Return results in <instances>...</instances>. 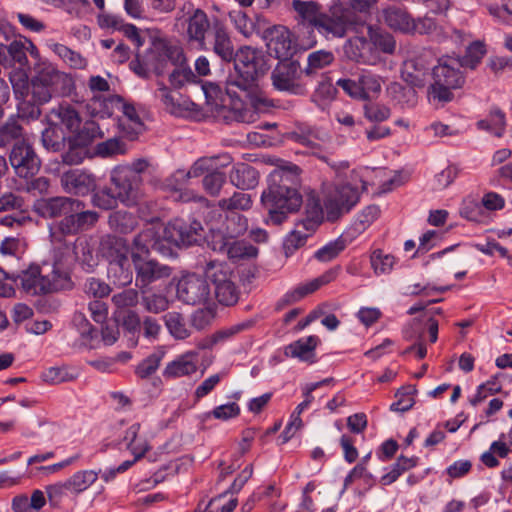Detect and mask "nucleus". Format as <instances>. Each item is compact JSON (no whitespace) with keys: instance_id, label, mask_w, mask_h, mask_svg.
<instances>
[{"instance_id":"423d86ee","label":"nucleus","mask_w":512,"mask_h":512,"mask_svg":"<svg viewBox=\"0 0 512 512\" xmlns=\"http://www.w3.org/2000/svg\"><path fill=\"white\" fill-rule=\"evenodd\" d=\"M460 68L463 67L455 57L447 56L439 60L438 65L432 70L433 83L429 88L433 99L443 103L452 100V90L462 87L465 83V76Z\"/></svg>"},{"instance_id":"473e14b6","label":"nucleus","mask_w":512,"mask_h":512,"mask_svg":"<svg viewBox=\"0 0 512 512\" xmlns=\"http://www.w3.org/2000/svg\"><path fill=\"white\" fill-rule=\"evenodd\" d=\"M216 245L215 243L213 246L214 250L225 252L232 260L252 258L258 253L257 248L243 241L224 240L220 241L218 246Z\"/></svg>"},{"instance_id":"a18cd8bd","label":"nucleus","mask_w":512,"mask_h":512,"mask_svg":"<svg viewBox=\"0 0 512 512\" xmlns=\"http://www.w3.org/2000/svg\"><path fill=\"white\" fill-rule=\"evenodd\" d=\"M477 127L494 134L496 137H502L506 127L504 112L497 107L492 108L488 119L478 121Z\"/></svg>"},{"instance_id":"9b49d317","label":"nucleus","mask_w":512,"mask_h":512,"mask_svg":"<svg viewBox=\"0 0 512 512\" xmlns=\"http://www.w3.org/2000/svg\"><path fill=\"white\" fill-rule=\"evenodd\" d=\"M135 268V285L141 294L147 293L149 286L159 280L169 278L172 268L154 259L144 260L138 253L131 254Z\"/></svg>"},{"instance_id":"c03bdc74","label":"nucleus","mask_w":512,"mask_h":512,"mask_svg":"<svg viewBox=\"0 0 512 512\" xmlns=\"http://www.w3.org/2000/svg\"><path fill=\"white\" fill-rule=\"evenodd\" d=\"M313 233L308 232V228L305 225L297 222L294 230H292L284 239L283 249L287 257L291 256L296 250L304 246L307 238Z\"/></svg>"},{"instance_id":"393cba45","label":"nucleus","mask_w":512,"mask_h":512,"mask_svg":"<svg viewBox=\"0 0 512 512\" xmlns=\"http://www.w3.org/2000/svg\"><path fill=\"white\" fill-rule=\"evenodd\" d=\"M23 290L30 295L47 294L48 275H43L39 266L32 265L16 276Z\"/></svg>"},{"instance_id":"7ed1b4c3","label":"nucleus","mask_w":512,"mask_h":512,"mask_svg":"<svg viewBox=\"0 0 512 512\" xmlns=\"http://www.w3.org/2000/svg\"><path fill=\"white\" fill-rule=\"evenodd\" d=\"M291 176L276 172L271 175L269 185L261 195V202L268 212L267 223L282 224L289 213L298 211L302 205V196L291 187Z\"/></svg>"},{"instance_id":"13d9d810","label":"nucleus","mask_w":512,"mask_h":512,"mask_svg":"<svg viewBox=\"0 0 512 512\" xmlns=\"http://www.w3.org/2000/svg\"><path fill=\"white\" fill-rule=\"evenodd\" d=\"M73 254L76 261L86 266L88 269L97 265L93 250L89 243L83 239H77L73 246Z\"/></svg>"},{"instance_id":"2f4dec72","label":"nucleus","mask_w":512,"mask_h":512,"mask_svg":"<svg viewBox=\"0 0 512 512\" xmlns=\"http://www.w3.org/2000/svg\"><path fill=\"white\" fill-rule=\"evenodd\" d=\"M384 19L386 24L393 30L407 34L413 33L414 19L402 8L392 6L385 9Z\"/></svg>"},{"instance_id":"5701e85b","label":"nucleus","mask_w":512,"mask_h":512,"mask_svg":"<svg viewBox=\"0 0 512 512\" xmlns=\"http://www.w3.org/2000/svg\"><path fill=\"white\" fill-rule=\"evenodd\" d=\"M5 49L8 62L4 66H14L17 64L19 68H25L28 66L27 53H30L34 58L39 57L37 47L27 38L14 40L8 46L5 45Z\"/></svg>"},{"instance_id":"4468645a","label":"nucleus","mask_w":512,"mask_h":512,"mask_svg":"<svg viewBox=\"0 0 512 512\" xmlns=\"http://www.w3.org/2000/svg\"><path fill=\"white\" fill-rule=\"evenodd\" d=\"M210 295L207 278L191 273L183 275L176 285L178 300L188 305H197L206 302Z\"/></svg>"},{"instance_id":"bb28decb","label":"nucleus","mask_w":512,"mask_h":512,"mask_svg":"<svg viewBox=\"0 0 512 512\" xmlns=\"http://www.w3.org/2000/svg\"><path fill=\"white\" fill-rule=\"evenodd\" d=\"M99 251L109 264L113 261H121L122 258H128L130 249L125 239L114 235H106L100 241Z\"/></svg>"},{"instance_id":"cd10ccee","label":"nucleus","mask_w":512,"mask_h":512,"mask_svg":"<svg viewBox=\"0 0 512 512\" xmlns=\"http://www.w3.org/2000/svg\"><path fill=\"white\" fill-rule=\"evenodd\" d=\"M319 342V338L314 335L301 338L286 346L284 354L288 357L298 358L301 361L313 363L315 360V349Z\"/></svg>"},{"instance_id":"bf43d9fd","label":"nucleus","mask_w":512,"mask_h":512,"mask_svg":"<svg viewBox=\"0 0 512 512\" xmlns=\"http://www.w3.org/2000/svg\"><path fill=\"white\" fill-rule=\"evenodd\" d=\"M226 182V175L224 172L218 170V167L210 173L204 175L202 179L203 189L212 197L219 195L221 188Z\"/></svg>"},{"instance_id":"6ab92c4d","label":"nucleus","mask_w":512,"mask_h":512,"mask_svg":"<svg viewBox=\"0 0 512 512\" xmlns=\"http://www.w3.org/2000/svg\"><path fill=\"white\" fill-rule=\"evenodd\" d=\"M268 50L278 59H286L292 51L290 31L282 25H274L265 29L263 34Z\"/></svg>"},{"instance_id":"c85d7f7f","label":"nucleus","mask_w":512,"mask_h":512,"mask_svg":"<svg viewBox=\"0 0 512 512\" xmlns=\"http://www.w3.org/2000/svg\"><path fill=\"white\" fill-rule=\"evenodd\" d=\"M197 357L198 354L196 352H188L179 356L166 366L163 376L165 378H179L195 373L197 370Z\"/></svg>"},{"instance_id":"6e6552de","label":"nucleus","mask_w":512,"mask_h":512,"mask_svg":"<svg viewBox=\"0 0 512 512\" xmlns=\"http://www.w3.org/2000/svg\"><path fill=\"white\" fill-rule=\"evenodd\" d=\"M303 70L300 63L291 59H280L271 72L272 86L283 92L294 95L306 93L305 86L300 82Z\"/></svg>"},{"instance_id":"aec40b11","label":"nucleus","mask_w":512,"mask_h":512,"mask_svg":"<svg viewBox=\"0 0 512 512\" xmlns=\"http://www.w3.org/2000/svg\"><path fill=\"white\" fill-rule=\"evenodd\" d=\"M133 253L147 254L150 250H155L162 255H171V247L167 246L163 238V232L158 234L153 227L146 228L137 234L133 239Z\"/></svg>"},{"instance_id":"a878e982","label":"nucleus","mask_w":512,"mask_h":512,"mask_svg":"<svg viewBox=\"0 0 512 512\" xmlns=\"http://www.w3.org/2000/svg\"><path fill=\"white\" fill-rule=\"evenodd\" d=\"M212 50L224 62H231L235 58L236 51L226 26L221 22L215 26Z\"/></svg>"},{"instance_id":"e2e57ef3","label":"nucleus","mask_w":512,"mask_h":512,"mask_svg":"<svg viewBox=\"0 0 512 512\" xmlns=\"http://www.w3.org/2000/svg\"><path fill=\"white\" fill-rule=\"evenodd\" d=\"M46 494L52 506H59L65 498L73 495L72 488L67 479L46 486Z\"/></svg>"},{"instance_id":"f03ea898","label":"nucleus","mask_w":512,"mask_h":512,"mask_svg":"<svg viewBox=\"0 0 512 512\" xmlns=\"http://www.w3.org/2000/svg\"><path fill=\"white\" fill-rule=\"evenodd\" d=\"M377 0H349L335 2L320 13L317 31L326 38H344L348 33L358 34L367 25Z\"/></svg>"},{"instance_id":"dca6fc26","label":"nucleus","mask_w":512,"mask_h":512,"mask_svg":"<svg viewBox=\"0 0 512 512\" xmlns=\"http://www.w3.org/2000/svg\"><path fill=\"white\" fill-rule=\"evenodd\" d=\"M248 229V220L236 211L226 212L224 219L219 225L211 223L210 230L214 233V239L220 241L234 240L242 236Z\"/></svg>"},{"instance_id":"f8f14e48","label":"nucleus","mask_w":512,"mask_h":512,"mask_svg":"<svg viewBox=\"0 0 512 512\" xmlns=\"http://www.w3.org/2000/svg\"><path fill=\"white\" fill-rule=\"evenodd\" d=\"M359 199L360 191L357 187L349 183L337 186L324 202L327 219L332 222L338 220L343 214L348 213Z\"/></svg>"},{"instance_id":"864d4df0","label":"nucleus","mask_w":512,"mask_h":512,"mask_svg":"<svg viewBox=\"0 0 512 512\" xmlns=\"http://www.w3.org/2000/svg\"><path fill=\"white\" fill-rule=\"evenodd\" d=\"M164 355V349L161 347L157 348L137 365L135 373L143 379L151 376L158 369Z\"/></svg>"},{"instance_id":"72a5a7b5","label":"nucleus","mask_w":512,"mask_h":512,"mask_svg":"<svg viewBox=\"0 0 512 512\" xmlns=\"http://www.w3.org/2000/svg\"><path fill=\"white\" fill-rule=\"evenodd\" d=\"M107 275L116 287H126L133 281V272L129 258L113 261L108 264Z\"/></svg>"},{"instance_id":"79ce46f5","label":"nucleus","mask_w":512,"mask_h":512,"mask_svg":"<svg viewBox=\"0 0 512 512\" xmlns=\"http://www.w3.org/2000/svg\"><path fill=\"white\" fill-rule=\"evenodd\" d=\"M350 232H345L339 238L327 243L325 246L315 252L314 257L321 262H329L336 258L352 241Z\"/></svg>"},{"instance_id":"f3484780","label":"nucleus","mask_w":512,"mask_h":512,"mask_svg":"<svg viewBox=\"0 0 512 512\" xmlns=\"http://www.w3.org/2000/svg\"><path fill=\"white\" fill-rule=\"evenodd\" d=\"M290 137L293 141L312 149L314 151L313 154L319 159L335 167L334 164L329 162L327 156L319 154V152L322 151L320 142L325 144L330 140V136L327 132L317 128L300 126L291 132Z\"/></svg>"},{"instance_id":"0eeeda50","label":"nucleus","mask_w":512,"mask_h":512,"mask_svg":"<svg viewBox=\"0 0 512 512\" xmlns=\"http://www.w3.org/2000/svg\"><path fill=\"white\" fill-rule=\"evenodd\" d=\"M205 276L214 287L215 297L224 306L235 305L240 297V291L234 281L231 268L223 262L210 261L207 263Z\"/></svg>"},{"instance_id":"c9c22d12","label":"nucleus","mask_w":512,"mask_h":512,"mask_svg":"<svg viewBox=\"0 0 512 512\" xmlns=\"http://www.w3.org/2000/svg\"><path fill=\"white\" fill-rule=\"evenodd\" d=\"M383 79L369 70H362L357 78L359 85L361 100H371L377 98L381 92Z\"/></svg>"},{"instance_id":"8fccbe9b","label":"nucleus","mask_w":512,"mask_h":512,"mask_svg":"<svg viewBox=\"0 0 512 512\" xmlns=\"http://www.w3.org/2000/svg\"><path fill=\"white\" fill-rule=\"evenodd\" d=\"M52 50L72 69H85L88 65L87 59L79 52L74 51L63 44H53Z\"/></svg>"},{"instance_id":"a19ab883","label":"nucleus","mask_w":512,"mask_h":512,"mask_svg":"<svg viewBox=\"0 0 512 512\" xmlns=\"http://www.w3.org/2000/svg\"><path fill=\"white\" fill-rule=\"evenodd\" d=\"M334 61L335 56L332 51L321 49L311 52L307 57V66L304 68L303 73L308 77H312L319 70L330 66Z\"/></svg>"},{"instance_id":"49530a36","label":"nucleus","mask_w":512,"mask_h":512,"mask_svg":"<svg viewBox=\"0 0 512 512\" xmlns=\"http://www.w3.org/2000/svg\"><path fill=\"white\" fill-rule=\"evenodd\" d=\"M43 146L53 152H59L65 147L66 137L56 123L49 122L48 127L42 132Z\"/></svg>"},{"instance_id":"774afa93","label":"nucleus","mask_w":512,"mask_h":512,"mask_svg":"<svg viewBox=\"0 0 512 512\" xmlns=\"http://www.w3.org/2000/svg\"><path fill=\"white\" fill-rule=\"evenodd\" d=\"M142 304L146 311L154 314L164 312L169 308L168 298L159 293L142 294Z\"/></svg>"},{"instance_id":"ddd939ff","label":"nucleus","mask_w":512,"mask_h":512,"mask_svg":"<svg viewBox=\"0 0 512 512\" xmlns=\"http://www.w3.org/2000/svg\"><path fill=\"white\" fill-rule=\"evenodd\" d=\"M85 203L76 200L73 207L66 217L62 218L57 229L62 235H76L94 227L99 220V214L96 211L85 210Z\"/></svg>"},{"instance_id":"3c124183","label":"nucleus","mask_w":512,"mask_h":512,"mask_svg":"<svg viewBox=\"0 0 512 512\" xmlns=\"http://www.w3.org/2000/svg\"><path fill=\"white\" fill-rule=\"evenodd\" d=\"M98 479V473L94 470H81L74 473L67 480L72 488L73 496L87 490Z\"/></svg>"},{"instance_id":"69168bd1","label":"nucleus","mask_w":512,"mask_h":512,"mask_svg":"<svg viewBox=\"0 0 512 512\" xmlns=\"http://www.w3.org/2000/svg\"><path fill=\"white\" fill-rule=\"evenodd\" d=\"M41 377L47 383L60 384L74 380L76 374L72 373L66 366H55L46 369Z\"/></svg>"},{"instance_id":"1a4fd4ad","label":"nucleus","mask_w":512,"mask_h":512,"mask_svg":"<svg viewBox=\"0 0 512 512\" xmlns=\"http://www.w3.org/2000/svg\"><path fill=\"white\" fill-rule=\"evenodd\" d=\"M163 238L171 250L173 247L191 246L204 238L203 227L196 220L186 222L183 219H174L163 229Z\"/></svg>"},{"instance_id":"680f3d73","label":"nucleus","mask_w":512,"mask_h":512,"mask_svg":"<svg viewBox=\"0 0 512 512\" xmlns=\"http://www.w3.org/2000/svg\"><path fill=\"white\" fill-rule=\"evenodd\" d=\"M92 204L103 210H110L117 207L119 198L116 197V192L113 187L103 188L98 190L92 195Z\"/></svg>"},{"instance_id":"a211bd4d","label":"nucleus","mask_w":512,"mask_h":512,"mask_svg":"<svg viewBox=\"0 0 512 512\" xmlns=\"http://www.w3.org/2000/svg\"><path fill=\"white\" fill-rule=\"evenodd\" d=\"M60 182L65 192L80 196L87 195L96 188L95 176L78 169L63 173Z\"/></svg>"},{"instance_id":"09e8293b","label":"nucleus","mask_w":512,"mask_h":512,"mask_svg":"<svg viewBox=\"0 0 512 512\" xmlns=\"http://www.w3.org/2000/svg\"><path fill=\"white\" fill-rule=\"evenodd\" d=\"M379 208L376 205L367 206L354 221L352 226L347 230L350 232V240H353L357 235L364 232L370 224L377 219L379 215Z\"/></svg>"},{"instance_id":"338daca9","label":"nucleus","mask_w":512,"mask_h":512,"mask_svg":"<svg viewBox=\"0 0 512 512\" xmlns=\"http://www.w3.org/2000/svg\"><path fill=\"white\" fill-rule=\"evenodd\" d=\"M251 198L249 194L243 192H235L230 198H224L219 201V207L223 210L235 211L246 210L251 207Z\"/></svg>"},{"instance_id":"de8ad7c7","label":"nucleus","mask_w":512,"mask_h":512,"mask_svg":"<svg viewBox=\"0 0 512 512\" xmlns=\"http://www.w3.org/2000/svg\"><path fill=\"white\" fill-rule=\"evenodd\" d=\"M486 52V46L483 42L474 41L468 45L464 56L456 58L463 68L474 70L481 63Z\"/></svg>"},{"instance_id":"e433bc0d","label":"nucleus","mask_w":512,"mask_h":512,"mask_svg":"<svg viewBox=\"0 0 512 512\" xmlns=\"http://www.w3.org/2000/svg\"><path fill=\"white\" fill-rule=\"evenodd\" d=\"M367 36L374 50L385 54H392L395 51L396 43L391 34L367 23Z\"/></svg>"},{"instance_id":"b1692460","label":"nucleus","mask_w":512,"mask_h":512,"mask_svg":"<svg viewBox=\"0 0 512 512\" xmlns=\"http://www.w3.org/2000/svg\"><path fill=\"white\" fill-rule=\"evenodd\" d=\"M116 102L118 103L117 110L123 114L118 120V126L124 136L134 140L142 131L143 123L134 106L124 102L122 98L121 100H116Z\"/></svg>"},{"instance_id":"c756f323","label":"nucleus","mask_w":512,"mask_h":512,"mask_svg":"<svg viewBox=\"0 0 512 512\" xmlns=\"http://www.w3.org/2000/svg\"><path fill=\"white\" fill-rule=\"evenodd\" d=\"M230 182L241 190L253 189L259 181L258 171L246 163L236 164L230 175Z\"/></svg>"},{"instance_id":"f257e3e1","label":"nucleus","mask_w":512,"mask_h":512,"mask_svg":"<svg viewBox=\"0 0 512 512\" xmlns=\"http://www.w3.org/2000/svg\"><path fill=\"white\" fill-rule=\"evenodd\" d=\"M234 73L226 80V91L238 122L253 123L261 112L272 106L259 85V79L269 70L267 57L262 50L243 46L236 51Z\"/></svg>"},{"instance_id":"4d7b16f0","label":"nucleus","mask_w":512,"mask_h":512,"mask_svg":"<svg viewBox=\"0 0 512 512\" xmlns=\"http://www.w3.org/2000/svg\"><path fill=\"white\" fill-rule=\"evenodd\" d=\"M127 151L125 143L118 138H110L100 142L95 146L94 154L102 158L123 155Z\"/></svg>"},{"instance_id":"4c0bfd02","label":"nucleus","mask_w":512,"mask_h":512,"mask_svg":"<svg viewBox=\"0 0 512 512\" xmlns=\"http://www.w3.org/2000/svg\"><path fill=\"white\" fill-rule=\"evenodd\" d=\"M305 218L298 221L308 228L309 233H314L323 220V208L319 198L311 194L305 204Z\"/></svg>"},{"instance_id":"9d476101","label":"nucleus","mask_w":512,"mask_h":512,"mask_svg":"<svg viewBox=\"0 0 512 512\" xmlns=\"http://www.w3.org/2000/svg\"><path fill=\"white\" fill-rule=\"evenodd\" d=\"M56 96H69L75 89L73 77L56 68L52 63L41 62L35 67L33 76Z\"/></svg>"},{"instance_id":"20e7f679","label":"nucleus","mask_w":512,"mask_h":512,"mask_svg":"<svg viewBox=\"0 0 512 512\" xmlns=\"http://www.w3.org/2000/svg\"><path fill=\"white\" fill-rule=\"evenodd\" d=\"M153 170L152 164L144 158L113 168L110 182L120 203L127 207L136 205L143 196V175Z\"/></svg>"},{"instance_id":"5fc2aeb1","label":"nucleus","mask_w":512,"mask_h":512,"mask_svg":"<svg viewBox=\"0 0 512 512\" xmlns=\"http://www.w3.org/2000/svg\"><path fill=\"white\" fill-rule=\"evenodd\" d=\"M416 464L417 458L400 456L391 470L381 477L380 482L385 486L390 485L395 482L403 472L413 468Z\"/></svg>"},{"instance_id":"4be33fe9","label":"nucleus","mask_w":512,"mask_h":512,"mask_svg":"<svg viewBox=\"0 0 512 512\" xmlns=\"http://www.w3.org/2000/svg\"><path fill=\"white\" fill-rule=\"evenodd\" d=\"M361 33L355 34L345 41L343 45L344 54L349 60L356 63L373 64L375 57L372 54L369 38Z\"/></svg>"},{"instance_id":"052dcab7","label":"nucleus","mask_w":512,"mask_h":512,"mask_svg":"<svg viewBox=\"0 0 512 512\" xmlns=\"http://www.w3.org/2000/svg\"><path fill=\"white\" fill-rule=\"evenodd\" d=\"M219 156L213 157H201L197 159L190 169L185 173L184 177L189 178H197L202 175H206L210 173L212 170L218 167L216 161L219 159Z\"/></svg>"},{"instance_id":"ea45409f","label":"nucleus","mask_w":512,"mask_h":512,"mask_svg":"<svg viewBox=\"0 0 512 512\" xmlns=\"http://www.w3.org/2000/svg\"><path fill=\"white\" fill-rule=\"evenodd\" d=\"M50 114L55 116L66 129L73 133L79 129L82 122L79 112L70 104H60L51 109Z\"/></svg>"},{"instance_id":"6e6d98bb","label":"nucleus","mask_w":512,"mask_h":512,"mask_svg":"<svg viewBox=\"0 0 512 512\" xmlns=\"http://www.w3.org/2000/svg\"><path fill=\"white\" fill-rule=\"evenodd\" d=\"M139 292L135 288L124 289L112 296L111 301L117 310H130L139 303Z\"/></svg>"},{"instance_id":"f704fd0d","label":"nucleus","mask_w":512,"mask_h":512,"mask_svg":"<svg viewBox=\"0 0 512 512\" xmlns=\"http://www.w3.org/2000/svg\"><path fill=\"white\" fill-rule=\"evenodd\" d=\"M116 100H121L119 96H104L102 94H93L89 99L87 108L94 117H110L118 109Z\"/></svg>"},{"instance_id":"603ef678","label":"nucleus","mask_w":512,"mask_h":512,"mask_svg":"<svg viewBox=\"0 0 512 512\" xmlns=\"http://www.w3.org/2000/svg\"><path fill=\"white\" fill-rule=\"evenodd\" d=\"M164 321L168 331L174 338L183 340L190 336V331L182 314L175 311L168 312L164 316Z\"/></svg>"},{"instance_id":"37998d69","label":"nucleus","mask_w":512,"mask_h":512,"mask_svg":"<svg viewBox=\"0 0 512 512\" xmlns=\"http://www.w3.org/2000/svg\"><path fill=\"white\" fill-rule=\"evenodd\" d=\"M108 224L114 232L128 234L137 227L138 222L132 213L119 210L110 214Z\"/></svg>"},{"instance_id":"412c9836","label":"nucleus","mask_w":512,"mask_h":512,"mask_svg":"<svg viewBox=\"0 0 512 512\" xmlns=\"http://www.w3.org/2000/svg\"><path fill=\"white\" fill-rule=\"evenodd\" d=\"M77 199L65 196L42 198L35 202L34 211L45 219L66 217Z\"/></svg>"},{"instance_id":"7c9ffc66","label":"nucleus","mask_w":512,"mask_h":512,"mask_svg":"<svg viewBox=\"0 0 512 512\" xmlns=\"http://www.w3.org/2000/svg\"><path fill=\"white\" fill-rule=\"evenodd\" d=\"M104 136L105 133L100 125L96 121L88 120L80 124L79 129L73 132V135L68 138V143L87 148L95 140L102 139Z\"/></svg>"},{"instance_id":"2eb2a0df","label":"nucleus","mask_w":512,"mask_h":512,"mask_svg":"<svg viewBox=\"0 0 512 512\" xmlns=\"http://www.w3.org/2000/svg\"><path fill=\"white\" fill-rule=\"evenodd\" d=\"M10 162L16 174L22 178L34 176L41 166V161L34 149L24 140L14 144L10 153Z\"/></svg>"},{"instance_id":"0e129e2a","label":"nucleus","mask_w":512,"mask_h":512,"mask_svg":"<svg viewBox=\"0 0 512 512\" xmlns=\"http://www.w3.org/2000/svg\"><path fill=\"white\" fill-rule=\"evenodd\" d=\"M20 101L18 103V117L26 120H37L41 115V106L43 104H39L35 102L29 96H21L18 98Z\"/></svg>"},{"instance_id":"58836bf2","label":"nucleus","mask_w":512,"mask_h":512,"mask_svg":"<svg viewBox=\"0 0 512 512\" xmlns=\"http://www.w3.org/2000/svg\"><path fill=\"white\" fill-rule=\"evenodd\" d=\"M147 58L150 59L152 63L161 65L160 71H154L156 74L160 75L164 72L168 60L178 62L184 59V56L181 49L178 47L161 46L149 50Z\"/></svg>"},{"instance_id":"39448f33","label":"nucleus","mask_w":512,"mask_h":512,"mask_svg":"<svg viewBox=\"0 0 512 512\" xmlns=\"http://www.w3.org/2000/svg\"><path fill=\"white\" fill-rule=\"evenodd\" d=\"M184 6L178 11L175 17V26L181 27L183 36L187 42L200 50L208 49V38L215 30V26L221 21L216 17H211L208 13L192 5Z\"/></svg>"}]
</instances>
